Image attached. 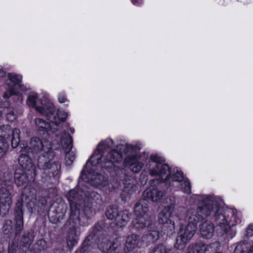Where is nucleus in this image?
Segmentation results:
<instances>
[{
	"label": "nucleus",
	"mask_w": 253,
	"mask_h": 253,
	"mask_svg": "<svg viewBox=\"0 0 253 253\" xmlns=\"http://www.w3.org/2000/svg\"><path fill=\"white\" fill-rule=\"evenodd\" d=\"M186 214L191 222L197 223L208 216H212L222 234L229 238L236 234V225L240 222L239 213L236 210L223 208L222 202L215 197L206 196L199 200L196 209H189Z\"/></svg>",
	"instance_id": "nucleus-1"
},
{
	"label": "nucleus",
	"mask_w": 253,
	"mask_h": 253,
	"mask_svg": "<svg viewBox=\"0 0 253 253\" xmlns=\"http://www.w3.org/2000/svg\"><path fill=\"white\" fill-rule=\"evenodd\" d=\"M107 219L102 220L96 223L91 234L83 242L80 253H88L93 249L91 245L94 241L98 245L99 250L103 253H111L110 231L111 212L107 209L105 212Z\"/></svg>",
	"instance_id": "nucleus-2"
},
{
	"label": "nucleus",
	"mask_w": 253,
	"mask_h": 253,
	"mask_svg": "<svg viewBox=\"0 0 253 253\" xmlns=\"http://www.w3.org/2000/svg\"><path fill=\"white\" fill-rule=\"evenodd\" d=\"M164 159L158 155H151L146 167L149 169L152 176H159L169 188L173 182L180 183L184 179L182 171L177 168H174L172 172L170 171L168 165L164 164Z\"/></svg>",
	"instance_id": "nucleus-3"
},
{
	"label": "nucleus",
	"mask_w": 253,
	"mask_h": 253,
	"mask_svg": "<svg viewBox=\"0 0 253 253\" xmlns=\"http://www.w3.org/2000/svg\"><path fill=\"white\" fill-rule=\"evenodd\" d=\"M90 196L89 193L86 190V186H82L77 189H72L66 194L70 206L71 212L69 217V222H79L81 226H87L88 224L89 216H86L84 211H80L81 204L85 200L86 197Z\"/></svg>",
	"instance_id": "nucleus-4"
},
{
	"label": "nucleus",
	"mask_w": 253,
	"mask_h": 253,
	"mask_svg": "<svg viewBox=\"0 0 253 253\" xmlns=\"http://www.w3.org/2000/svg\"><path fill=\"white\" fill-rule=\"evenodd\" d=\"M139 149L136 146L126 144H119L116 149H112V163L119 162L123 160V154L126 155L124 163L126 167L134 173L139 172L144 166V164L138 161L136 156Z\"/></svg>",
	"instance_id": "nucleus-5"
},
{
	"label": "nucleus",
	"mask_w": 253,
	"mask_h": 253,
	"mask_svg": "<svg viewBox=\"0 0 253 253\" xmlns=\"http://www.w3.org/2000/svg\"><path fill=\"white\" fill-rule=\"evenodd\" d=\"M107 142H101L98 145L97 150L90 157V160L86 162L85 168L95 167L100 164L103 170L108 172L111 171V148Z\"/></svg>",
	"instance_id": "nucleus-6"
},
{
	"label": "nucleus",
	"mask_w": 253,
	"mask_h": 253,
	"mask_svg": "<svg viewBox=\"0 0 253 253\" xmlns=\"http://www.w3.org/2000/svg\"><path fill=\"white\" fill-rule=\"evenodd\" d=\"M54 157L51 151L43 153L37 160V167L42 171V177L46 179V177L57 176L60 172L61 165L52 160Z\"/></svg>",
	"instance_id": "nucleus-7"
},
{
	"label": "nucleus",
	"mask_w": 253,
	"mask_h": 253,
	"mask_svg": "<svg viewBox=\"0 0 253 253\" xmlns=\"http://www.w3.org/2000/svg\"><path fill=\"white\" fill-rule=\"evenodd\" d=\"M54 157L51 151L43 153L37 160V167L42 171V177L46 179V177L57 176L60 172L61 165L52 160Z\"/></svg>",
	"instance_id": "nucleus-8"
},
{
	"label": "nucleus",
	"mask_w": 253,
	"mask_h": 253,
	"mask_svg": "<svg viewBox=\"0 0 253 253\" xmlns=\"http://www.w3.org/2000/svg\"><path fill=\"white\" fill-rule=\"evenodd\" d=\"M185 220L187 222V225L182 224L177 232L175 243L174 247L178 250H183L187 244L191 240L197 230V223L191 222L186 214Z\"/></svg>",
	"instance_id": "nucleus-9"
},
{
	"label": "nucleus",
	"mask_w": 253,
	"mask_h": 253,
	"mask_svg": "<svg viewBox=\"0 0 253 253\" xmlns=\"http://www.w3.org/2000/svg\"><path fill=\"white\" fill-rule=\"evenodd\" d=\"M14 224L10 219L5 220L3 223L2 230L5 234H14L15 237L19 236L24 228V218L20 209V205H18L14 211Z\"/></svg>",
	"instance_id": "nucleus-10"
},
{
	"label": "nucleus",
	"mask_w": 253,
	"mask_h": 253,
	"mask_svg": "<svg viewBox=\"0 0 253 253\" xmlns=\"http://www.w3.org/2000/svg\"><path fill=\"white\" fill-rule=\"evenodd\" d=\"M0 184V199L3 202L5 210L8 211L12 204V193L13 191L12 174L9 172H4Z\"/></svg>",
	"instance_id": "nucleus-11"
},
{
	"label": "nucleus",
	"mask_w": 253,
	"mask_h": 253,
	"mask_svg": "<svg viewBox=\"0 0 253 253\" xmlns=\"http://www.w3.org/2000/svg\"><path fill=\"white\" fill-rule=\"evenodd\" d=\"M169 200L170 201L169 205L165 207L158 215V221L160 223L163 224V228L167 235L172 234L175 230L174 222L170 218L172 213L171 205L173 204L174 197L170 196Z\"/></svg>",
	"instance_id": "nucleus-12"
},
{
	"label": "nucleus",
	"mask_w": 253,
	"mask_h": 253,
	"mask_svg": "<svg viewBox=\"0 0 253 253\" xmlns=\"http://www.w3.org/2000/svg\"><path fill=\"white\" fill-rule=\"evenodd\" d=\"M18 204L20 205V209L23 217V204H25L30 213L36 211L37 206V195L34 189H24L23 192L17 200L14 209H16Z\"/></svg>",
	"instance_id": "nucleus-13"
},
{
	"label": "nucleus",
	"mask_w": 253,
	"mask_h": 253,
	"mask_svg": "<svg viewBox=\"0 0 253 253\" xmlns=\"http://www.w3.org/2000/svg\"><path fill=\"white\" fill-rule=\"evenodd\" d=\"M159 184L154 187L152 186L148 189H146L143 193V197L147 200H151L154 202H159L166 196V190L170 191L171 188H169L168 186L163 181L157 180V184Z\"/></svg>",
	"instance_id": "nucleus-14"
},
{
	"label": "nucleus",
	"mask_w": 253,
	"mask_h": 253,
	"mask_svg": "<svg viewBox=\"0 0 253 253\" xmlns=\"http://www.w3.org/2000/svg\"><path fill=\"white\" fill-rule=\"evenodd\" d=\"M46 108L41 110L39 107L38 110L40 113L45 115L47 119L56 127L60 122H64L67 117V113L61 110H58L56 113L55 112V108L53 104L50 102H47L44 106Z\"/></svg>",
	"instance_id": "nucleus-15"
},
{
	"label": "nucleus",
	"mask_w": 253,
	"mask_h": 253,
	"mask_svg": "<svg viewBox=\"0 0 253 253\" xmlns=\"http://www.w3.org/2000/svg\"><path fill=\"white\" fill-rule=\"evenodd\" d=\"M87 168H88V167ZM85 169L86 170L87 169H86L85 167L84 168L81 174V178L82 179L85 181L90 182L91 184L96 186L98 185H105V178L101 174L94 172V170L95 169L94 167H92L86 173H84L85 172Z\"/></svg>",
	"instance_id": "nucleus-16"
},
{
	"label": "nucleus",
	"mask_w": 253,
	"mask_h": 253,
	"mask_svg": "<svg viewBox=\"0 0 253 253\" xmlns=\"http://www.w3.org/2000/svg\"><path fill=\"white\" fill-rule=\"evenodd\" d=\"M28 147L31 152L34 154H37L41 151H43V153L47 152L51 149V143L49 141L39 137H32Z\"/></svg>",
	"instance_id": "nucleus-17"
},
{
	"label": "nucleus",
	"mask_w": 253,
	"mask_h": 253,
	"mask_svg": "<svg viewBox=\"0 0 253 253\" xmlns=\"http://www.w3.org/2000/svg\"><path fill=\"white\" fill-rule=\"evenodd\" d=\"M35 123L36 129L40 135H43L46 133L50 135V132L54 134L58 131V128L54 127V125H53L51 122L48 123L43 119L37 118L35 120Z\"/></svg>",
	"instance_id": "nucleus-18"
},
{
	"label": "nucleus",
	"mask_w": 253,
	"mask_h": 253,
	"mask_svg": "<svg viewBox=\"0 0 253 253\" xmlns=\"http://www.w3.org/2000/svg\"><path fill=\"white\" fill-rule=\"evenodd\" d=\"M31 173L24 171L23 169H16L14 174V181L17 187L25 185L27 182L34 180L36 175H32Z\"/></svg>",
	"instance_id": "nucleus-19"
},
{
	"label": "nucleus",
	"mask_w": 253,
	"mask_h": 253,
	"mask_svg": "<svg viewBox=\"0 0 253 253\" xmlns=\"http://www.w3.org/2000/svg\"><path fill=\"white\" fill-rule=\"evenodd\" d=\"M68 222H69L70 227H69V230L67 233V235L66 236V243L68 247L70 249H72L75 246H76L78 242L79 237L78 235L77 234L76 225L79 224V222L73 223V221H71V223L69 222V219H68Z\"/></svg>",
	"instance_id": "nucleus-20"
},
{
	"label": "nucleus",
	"mask_w": 253,
	"mask_h": 253,
	"mask_svg": "<svg viewBox=\"0 0 253 253\" xmlns=\"http://www.w3.org/2000/svg\"><path fill=\"white\" fill-rule=\"evenodd\" d=\"M130 218V215L126 211L118 212L117 209H115L112 212V222L115 223L117 226H124Z\"/></svg>",
	"instance_id": "nucleus-21"
},
{
	"label": "nucleus",
	"mask_w": 253,
	"mask_h": 253,
	"mask_svg": "<svg viewBox=\"0 0 253 253\" xmlns=\"http://www.w3.org/2000/svg\"><path fill=\"white\" fill-rule=\"evenodd\" d=\"M18 162L24 171H27L32 175H36V167L32 159L26 154H21L18 158Z\"/></svg>",
	"instance_id": "nucleus-22"
},
{
	"label": "nucleus",
	"mask_w": 253,
	"mask_h": 253,
	"mask_svg": "<svg viewBox=\"0 0 253 253\" xmlns=\"http://www.w3.org/2000/svg\"><path fill=\"white\" fill-rule=\"evenodd\" d=\"M150 217L149 214H143V216H135V218L132 221V227L133 229L140 231L148 227L150 228Z\"/></svg>",
	"instance_id": "nucleus-23"
},
{
	"label": "nucleus",
	"mask_w": 253,
	"mask_h": 253,
	"mask_svg": "<svg viewBox=\"0 0 253 253\" xmlns=\"http://www.w3.org/2000/svg\"><path fill=\"white\" fill-rule=\"evenodd\" d=\"M8 78L10 83L13 84L12 86L9 85L8 90L7 92H5L3 97L4 98H8L10 96L13 94V88L14 87H20V84L22 80V76L19 75H17L14 73H9L8 74Z\"/></svg>",
	"instance_id": "nucleus-24"
},
{
	"label": "nucleus",
	"mask_w": 253,
	"mask_h": 253,
	"mask_svg": "<svg viewBox=\"0 0 253 253\" xmlns=\"http://www.w3.org/2000/svg\"><path fill=\"white\" fill-rule=\"evenodd\" d=\"M200 231L201 235L203 238L210 239L213 235L214 227L211 222L206 220L200 224Z\"/></svg>",
	"instance_id": "nucleus-25"
},
{
	"label": "nucleus",
	"mask_w": 253,
	"mask_h": 253,
	"mask_svg": "<svg viewBox=\"0 0 253 253\" xmlns=\"http://www.w3.org/2000/svg\"><path fill=\"white\" fill-rule=\"evenodd\" d=\"M140 243L139 236L132 234L127 236L124 251L126 253H128L132 251L134 249L138 247Z\"/></svg>",
	"instance_id": "nucleus-26"
},
{
	"label": "nucleus",
	"mask_w": 253,
	"mask_h": 253,
	"mask_svg": "<svg viewBox=\"0 0 253 253\" xmlns=\"http://www.w3.org/2000/svg\"><path fill=\"white\" fill-rule=\"evenodd\" d=\"M149 201L144 198L139 200L135 204L134 211L135 216H143V214H148Z\"/></svg>",
	"instance_id": "nucleus-27"
},
{
	"label": "nucleus",
	"mask_w": 253,
	"mask_h": 253,
	"mask_svg": "<svg viewBox=\"0 0 253 253\" xmlns=\"http://www.w3.org/2000/svg\"><path fill=\"white\" fill-rule=\"evenodd\" d=\"M54 134L57 138H59L62 147L65 151L72 149L73 146L72 137L68 133L63 131L60 135H59L56 132Z\"/></svg>",
	"instance_id": "nucleus-28"
},
{
	"label": "nucleus",
	"mask_w": 253,
	"mask_h": 253,
	"mask_svg": "<svg viewBox=\"0 0 253 253\" xmlns=\"http://www.w3.org/2000/svg\"><path fill=\"white\" fill-rule=\"evenodd\" d=\"M48 101L46 100H41V105L38 104V97L36 94H32L30 95L27 99V104L32 107H35L37 111L40 113V111L38 110L37 108L39 107L41 110L43 111V109L46 108L44 107L46 104H47Z\"/></svg>",
	"instance_id": "nucleus-29"
},
{
	"label": "nucleus",
	"mask_w": 253,
	"mask_h": 253,
	"mask_svg": "<svg viewBox=\"0 0 253 253\" xmlns=\"http://www.w3.org/2000/svg\"><path fill=\"white\" fill-rule=\"evenodd\" d=\"M124 184V189L121 196L123 199L126 200L127 198H129L135 191L136 187L134 183L127 182V181H126Z\"/></svg>",
	"instance_id": "nucleus-30"
},
{
	"label": "nucleus",
	"mask_w": 253,
	"mask_h": 253,
	"mask_svg": "<svg viewBox=\"0 0 253 253\" xmlns=\"http://www.w3.org/2000/svg\"><path fill=\"white\" fill-rule=\"evenodd\" d=\"M64 215L62 212H57L56 210H49L48 216L49 221L53 224H56L63 218Z\"/></svg>",
	"instance_id": "nucleus-31"
},
{
	"label": "nucleus",
	"mask_w": 253,
	"mask_h": 253,
	"mask_svg": "<svg viewBox=\"0 0 253 253\" xmlns=\"http://www.w3.org/2000/svg\"><path fill=\"white\" fill-rule=\"evenodd\" d=\"M34 238V232L32 230L25 231L22 235L21 242L25 245L31 244Z\"/></svg>",
	"instance_id": "nucleus-32"
},
{
	"label": "nucleus",
	"mask_w": 253,
	"mask_h": 253,
	"mask_svg": "<svg viewBox=\"0 0 253 253\" xmlns=\"http://www.w3.org/2000/svg\"><path fill=\"white\" fill-rule=\"evenodd\" d=\"M20 130L17 128H15L11 131V142L13 148H16L20 142Z\"/></svg>",
	"instance_id": "nucleus-33"
},
{
	"label": "nucleus",
	"mask_w": 253,
	"mask_h": 253,
	"mask_svg": "<svg viewBox=\"0 0 253 253\" xmlns=\"http://www.w3.org/2000/svg\"><path fill=\"white\" fill-rule=\"evenodd\" d=\"M11 132V127L9 125L0 126V137L5 139L10 138Z\"/></svg>",
	"instance_id": "nucleus-34"
},
{
	"label": "nucleus",
	"mask_w": 253,
	"mask_h": 253,
	"mask_svg": "<svg viewBox=\"0 0 253 253\" xmlns=\"http://www.w3.org/2000/svg\"><path fill=\"white\" fill-rule=\"evenodd\" d=\"M170 251V248L165 244H159L153 248L151 253H168Z\"/></svg>",
	"instance_id": "nucleus-35"
},
{
	"label": "nucleus",
	"mask_w": 253,
	"mask_h": 253,
	"mask_svg": "<svg viewBox=\"0 0 253 253\" xmlns=\"http://www.w3.org/2000/svg\"><path fill=\"white\" fill-rule=\"evenodd\" d=\"M65 164L67 166H70L72 164L73 161L75 159L76 156L73 151L71 150L65 151Z\"/></svg>",
	"instance_id": "nucleus-36"
},
{
	"label": "nucleus",
	"mask_w": 253,
	"mask_h": 253,
	"mask_svg": "<svg viewBox=\"0 0 253 253\" xmlns=\"http://www.w3.org/2000/svg\"><path fill=\"white\" fill-rule=\"evenodd\" d=\"M180 183L181 190L184 193L190 194L191 193V185L188 179H184Z\"/></svg>",
	"instance_id": "nucleus-37"
},
{
	"label": "nucleus",
	"mask_w": 253,
	"mask_h": 253,
	"mask_svg": "<svg viewBox=\"0 0 253 253\" xmlns=\"http://www.w3.org/2000/svg\"><path fill=\"white\" fill-rule=\"evenodd\" d=\"M8 144L5 140L0 139V159L5 154L8 149Z\"/></svg>",
	"instance_id": "nucleus-38"
},
{
	"label": "nucleus",
	"mask_w": 253,
	"mask_h": 253,
	"mask_svg": "<svg viewBox=\"0 0 253 253\" xmlns=\"http://www.w3.org/2000/svg\"><path fill=\"white\" fill-rule=\"evenodd\" d=\"M46 248V242L44 240L40 239L34 245V249L38 251H44Z\"/></svg>",
	"instance_id": "nucleus-39"
},
{
	"label": "nucleus",
	"mask_w": 253,
	"mask_h": 253,
	"mask_svg": "<svg viewBox=\"0 0 253 253\" xmlns=\"http://www.w3.org/2000/svg\"><path fill=\"white\" fill-rule=\"evenodd\" d=\"M5 114L7 120L9 122H13L16 119V115L14 112L13 109L12 108H7Z\"/></svg>",
	"instance_id": "nucleus-40"
},
{
	"label": "nucleus",
	"mask_w": 253,
	"mask_h": 253,
	"mask_svg": "<svg viewBox=\"0 0 253 253\" xmlns=\"http://www.w3.org/2000/svg\"><path fill=\"white\" fill-rule=\"evenodd\" d=\"M149 232L148 237L151 241L155 242L159 239V233L158 231L157 230H149Z\"/></svg>",
	"instance_id": "nucleus-41"
},
{
	"label": "nucleus",
	"mask_w": 253,
	"mask_h": 253,
	"mask_svg": "<svg viewBox=\"0 0 253 253\" xmlns=\"http://www.w3.org/2000/svg\"><path fill=\"white\" fill-rule=\"evenodd\" d=\"M240 244L242 245V253L248 251L251 247L250 244L247 242H241Z\"/></svg>",
	"instance_id": "nucleus-42"
},
{
	"label": "nucleus",
	"mask_w": 253,
	"mask_h": 253,
	"mask_svg": "<svg viewBox=\"0 0 253 253\" xmlns=\"http://www.w3.org/2000/svg\"><path fill=\"white\" fill-rule=\"evenodd\" d=\"M253 235V224H250L246 229V236L247 237L252 236Z\"/></svg>",
	"instance_id": "nucleus-43"
},
{
	"label": "nucleus",
	"mask_w": 253,
	"mask_h": 253,
	"mask_svg": "<svg viewBox=\"0 0 253 253\" xmlns=\"http://www.w3.org/2000/svg\"><path fill=\"white\" fill-rule=\"evenodd\" d=\"M67 100L66 96L64 93H60L58 96V101L60 103H64Z\"/></svg>",
	"instance_id": "nucleus-44"
},
{
	"label": "nucleus",
	"mask_w": 253,
	"mask_h": 253,
	"mask_svg": "<svg viewBox=\"0 0 253 253\" xmlns=\"http://www.w3.org/2000/svg\"><path fill=\"white\" fill-rule=\"evenodd\" d=\"M16 246L13 244L9 246L8 253H16Z\"/></svg>",
	"instance_id": "nucleus-45"
},
{
	"label": "nucleus",
	"mask_w": 253,
	"mask_h": 253,
	"mask_svg": "<svg viewBox=\"0 0 253 253\" xmlns=\"http://www.w3.org/2000/svg\"><path fill=\"white\" fill-rule=\"evenodd\" d=\"M143 0H131L132 1V2L134 4H140L142 2Z\"/></svg>",
	"instance_id": "nucleus-46"
},
{
	"label": "nucleus",
	"mask_w": 253,
	"mask_h": 253,
	"mask_svg": "<svg viewBox=\"0 0 253 253\" xmlns=\"http://www.w3.org/2000/svg\"><path fill=\"white\" fill-rule=\"evenodd\" d=\"M115 243H113V244H112V249L113 248V249L114 250V251H116V250H117L118 249V247L120 246V243L118 245H117V246L116 247L115 246Z\"/></svg>",
	"instance_id": "nucleus-47"
},
{
	"label": "nucleus",
	"mask_w": 253,
	"mask_h": 253,
	"mask_svg": "<svg viewBox=\"0 0 253 253\" xmlns=\"http://www.w3.org/2000/svg\"><path fill=\"white\" fill-rule=\"evenodd\" d=\"M5 74V72L3 71L1 69H0V77H3Z\"/></svg>",
	"instance_id": "nucleus-48"
},
{
	"label": "nucleus",
	"mask_w": 253,
	"mask_h": 253,
	"mask_svg": "<svg viewBox=\"0 0 253 253\" xmlns=\"http://www.w3.org/2000/svg\"><path fill=\"white\" fill-rule=\"evenodd\" d=\"M248 253H253V245H252L251 249L249 250Z\"/></svg>",
	"instance_id": "nucleus-49"
},
{
	"label": "nucleus",
	"mask_w": 253,
	"mask_h": 253,
	"mask_svg": "<svg viewBox=\"0 0 253 253\" xmlns=\"http://www.w3.org/2000/svg\"><path fill=\"white\" fill-rule=\"evenodd\" d=\"M70 131L71 133H73L75 131L74 130V128H70Z\"/></svg>",
	"instance_id": "nucleus-50"
},
{
	"label": "nucleus",
	"mask_w": 253,
	"mask_h": 253,
	"mask_svg": "<svg viewBox=\"0 0 253 253\" xmlns=\"http://www.w3.org/2000/svg\"><path fill=\"white\" fill-rule=\"evenodd\" d=\"M166 203H167V204L169 203V202L167 201V200H166Z\"/></svg>",
	"instance_id": "nucleus-51"
},
{
	"label": "nucleus",
	"mask_w": 253,
	"mask_h": 253,
	"mask_svg": "<svg viewBox=\"0 0 253 253\" xmlns=\"http://www.w3.org/2000/svg\"><path fill=\"white\" fill-rule=\"evenodd\" d=\"M111 143H112V144H113V140H112V141H111Z\"/></svg>",
	"instance_id": "nucleus-52"
},
{
	"label": "nucleus",
	"mask_w": 253,
	"mask_h": 253,
	"mask_svg": "<svg viewBox=\"0 0 253 253\" xmlns=\"http://www.w3.org/2000/svg\"><path fill=\"white\" fill-rule=\"evenodd\" d=\"M0 253H4L3 252H0Z\"/></svg>",
	"instance_id": "nucleus-53"
},
{
	"label": "nucleus",
	"mask_w": 253,
	"mask_h": 253,
	"mask_svg": "<svg viewBox=\"0 0 253 253\" xmlns=\"http://www.w3.org/2000/svg\"><path fill=\"white\" fill-rule=\"evenodd\" d=\"M75 253H77V252H76Z\"/></svg>",
	"instance_id": "nucleus-54"
}]
</instances>
